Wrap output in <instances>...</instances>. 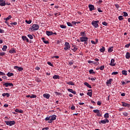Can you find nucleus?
Masks as SVG:
<instances>
[{
	"mask_svg": "<svg viewBox=\"0 0 130 130\" xmlns=\"http://www.w3.org/2000/svg\"><path fill=\"white\" fill-rule=\"evenodd\" d=\"M39 29V25L38 24H33L32 27L29 28V31H37Z\"/></svg>",
	"mask_w": 130,
	"mask_h": 130,
	"instance_id": "obj_1",
	"label": "nucleus"
},
{
	"mask_svg": "<svg viewBox=\"0 0 130 130\" xmlns=\"http://www.w3.org/2000/svg\"><path fill=\"white\" fill-rule=\"evenodd\" d=\"M98 23H99V21L96 20H93L91 22V25L94 27V28H98L99 27V25H98Z\"/></svg>",
	"mask_w": 130,
	"mask_h": 130,
	"instance_id": "obj_2",
	"label": "nucleus"
},
{
	"mask_svg": "<svg viewBox=\"0 0 130 130\" xmlns=\"http://www.w3.org/2000/svg\"><path fill=\"white\" fill-rule=\"evenodd\" d=\"M5 123H6L7 125H9L10 126H12V125H14L16 122L15 121H6Z\"/></svg>",
	"mask_w": 130,
	"mask_h": 130,
	"instance_id": "obj_3",
	"label": "nucleus"
},
{
	"mask_svg": "<svg viewBox=\"0 0 130 130\" xmlns=\"http://www.w3.org/2000/svg\"><path fill=\"white\" fill-rule=\"evenodd\" d=\"M65 47L64 48V50H68L71 48V45H70V43L68 42H66L64 44Z\"/></svg>",
	"mask_w": 130,
	"mask_h": 130,
	"instance_id": "obj_4",
	"label": "nucleus"
},
{
	"mask_svg": "<svg viewBox=\"0 0 130 130\" xmlns=\"http://www.w3.org/2000/svg\"><path fill=\"white\" fill-rule=\"evenodd\" d=\"M80 39L81 42H86V41H88V37H81Z\"/></svg>",
	"mask_w": 130,
	"mask_h": 130,
	"instance_id": "obj_5",
	"label": "nucleus"
},
{
	"mask_svg": "<svg viewBox=\"0 0 130 130\" xmlns=\"http://www.w3.org/2000/svg\"><path fill=\"white\" fill-rule=\"evenodd\" d=\"M4 86H5V87H14V84L13 83H9V82H6L5 83L3 84Z\"/></svg>",
	"mask_w": 130,
	"mask_h": 130,
	"instance_id": "obj_6",
	"label": "nucleus"
},
{
	"mask_svg": "<svg viewBox=\"0 0 130 130\" xmlns=\"http://www.w3.org/2000/svg\"><path fill=\"white\" fill-rule=\"evenodd\" d=\"M106 122L108 123L109 122V120L106 119V120H102L100 122H99V123L101 124V123H103V124H105Z\"/></svg>",
	"mask_w": 130,
	"mask_h": 130,
	"instance_id": "obj_7",
	"label": "nucleus"
},
{
	"mask_svg": "<svg viewBox=\"0 0 130 130\" xmlns=\"http://www.w3.org/2000/svg\"><path fill=\"white\" fill-rule=\"evenodd\" d=\"M0 6L1 7H5L6 6V1L0 0Z\"/></svg>",
	"mask_w": 130,
	"mask_h": 130,
	"instance_id": "obj_8",
	"label": "nucleus"
},
{
	"mask_svg": "<svg viewBox=\"0 0 130 130\" xmlns=\"http://www.w3.org/2000/svg\"><path fill=\"white\" fill-rule=\"evenodd\" d=\"M14 69H15V70H18V71H19V72H22V71H23L24 70V69H23V68L19 67L18 66H15Z\"/></svg>",
	"mask_w": 130,
	"mask_h": 130,
	"instance_id": "obj_9",
	"label": "nucleus"
},
{
	"mask_svg": "<svg viewBox=\"0 0 130 130\" xmlns=\"http://www.w3.org/2000/svg\"><path fill=\"white\" fill-rule=\"evenodd\" d=\"M115 61V60L114 59H112L111 60L110 66H111L112 67H115V63H114Z\"/></svg>",
	"mask_w": 130,
	"mask_h": 130,
	"instance_id": "obj_10",
	"label": "nucleus"
},
{
	"mask_svg": "<svg viewBox=\"0 0 130 130\" xmlns=\"http://www.w3.org/2000/svg\"><path fill=\"white\" fill-rule=\"evenodd\" d=\"M72 50H73L74 52L77 51L78 50V47L75 45H73Z\"/></svg>",
	"mask_w": 130,
	"mask_h": 130,
	"instance_id": "obj_11",
	"label": "nucleus"
},
{
	"mask_svg": "<svg viewBox=\"0 0 130 130\" xmlns=\"http://www.w3.org/2000/svg\"><path fill=\"white\" fill-rule=\"evenodd\" d=\"M122 106L124 107H130V104L126 103L125 102H122Z\"/></svg>",
	"mask_w": 130,
	"mask_h": 130,
	"instance_id": "obj_12",
	"label": "nucleus"
},
{
	"mask_svg": "<svg viewBox=\"0 0 130 130\" xmlns=\"http://www.w3.org/2000/svg\"><path fill=\"white\" fill-rule=\"evenodd\" d=\"M43 96L44 98H46V99H49V97H50V95L48 93H44L43 94Z\"/></svg>",
	"mask_w": 130,
	"mask_h": 130,
	"instance_id": "obj_13",
	"label": "nucleus"
},
{
	"mask_svg": "<svg viewBox=\"0 0 130 130\" xmlns=\"http://www.w3.org/2000/svg\"><path fill=\"white\" fill-rule=\"evenodd\" d=\"M88 7L89 9V11H90V12H92L93 10H94V6L92 5H89L88 6Z\"/></svg>",
	"mask_w": 130,
	"mask_h": 130,
	"instance_id": "obj_14",
	"label": "nucleus"
},
{
	"mask_svg": "<svg viewBox=\"0 0 130 130\" xmlns=\"http://www.w3.org/2000/svg\"><path fill=\"white\" fill-rule=\"evenodd\" d=\"M22 39L24 41H26V42L29 43V39H28L27 38V37L26 36H22Z\"/></svg>",
	"mask_w": 130,
	"mask_h": 130,
	"instance_id": "obj_15",
	"label": "nucleus"
},
{
	"mask_svg": "<svg viewBox=\"0 0 130 130\" xmlns=\"http://www.w3.org/2000/svg\"><path fill=\"white\" fill-rule=\"evenodd\" d=\"M46 35L48 36H51V35H53V32L52 31H46Z\"/></svg>",
	"mask_w": 130,
	"mask_h": 130,
	"instance_id": "obj_16",
	"label": "nucleus"
},
{
	"mask_svg": "<svg viewBox=\"0 0 130 130\" xmlns=\"http://www.w3.org/2000/svg\"><path fill=\"white\" fill-rule=\"evenodd\" d=\"M66 84L67 85H71V86H75V84L73 81L67 82Z\"/></svg>",
	"mask_w": 130,
	"mask_h": 130,
	"instance_id": "obj_17",
	"label": "nucleus"
},
{
	"mask_svg": "<svg viewBox=\"0 0 130 130\" xmlns=\"http://www.w3.org/2000/svg\"><path fill=\"white\" fill-rule=\"evenodd\" d=\"M84 85H85V86H86V87H88L90 89L92 88V87L91 86V85L90 84H89V83H88V82H85Z\"/></svg>",
	"mask_w": 130,
	"mask_h": 130,
	"instance_id": "obj_18",
	"label": "nucleus"
},
{
	"mask_svg": "<svg viewBox=\"0 0 130 130\" xmlns=\"http://www.w3.org/2000/svg\"><path fill=\"white\" fill-rule=\"evenodd\" d=\"M104 117L106 118V119H107V118H109V113H106L105 114Z\"/></svg>",
	"mask_w": 130,
	"mask_h": 130,
	"instance_id": "obj_19",
	"label": "nucleus"
},
{
	"mask_svg": "<svg viewBox=\"0 0 130 130\" xmlns=\"http://www.w3.org/2000/svg\"><path fill=\"white\" fill-rule=\"evenodd\" d=\"M51 120H55L56 119V115H53L52 116H51Z\"/></svg>",
	"mask_w": 130,
	"mask_h": 130,
	"instance_id": "obj_20",
	"label": "nucleus"
},
{
	"mask_svg": "<svg viewBox=\"0 0 130 130\" xmlns=\"http://www.w3.org/2000/svg\"><path fill=\"white\" fill-rule=\"evenodd\" d=\"M15 112H17L18 113H23V110H19L18 109H15Z\"/></svg>",
	"mask_w": 130,
	"mask_h": 130,
	"instance_id": "obj_21",
	"label": "nucleus"
},
{
	"mask_svg": "<svg viewBox=\"0 0 130 130\" xmlns=\"http://www.w3.org/2000/svg\"><path fill=\"white\" fill-rule=\"evenodd\" d=\"M42 39L44 42V43H45V44H48V43H49V42H48V41H46L45 40V38H42Z\"/></svg>",
	"mask_w": 130,
	"mask_h": 130,
	"instance_id": "obj_22",
	"label": "nucleus"
},
{
	"mask_svg": "<svg viewBox=\"0 0 130 130\" xmlns=\"http://www.w3.org/2000/svg\"><path fill=\"white\" fill-rule=\"evenodd\" d=\"M125 57H126V58H127L128 59V58H129V57H130L129 52H126V53Z\"/></svg>",
	"mask_w": 130,
	"mask_h": 130,
	"instance_id": "obj_23",
	"label": "nucleus"
},
{
	"mask_svg": "<svg viewBox=\"0 0 130 130\" xmlns=\"http://www.w3.org/2000/svg\"><path fill=\"white\" fill-rule=\"evenodd\" d=\"M10 53H16V50L15 49H12L9 51Z\"/></svg>",
	"mask_w": 130,
	"mask_h": 130,
	"instance_id": "obj_24",
	"label": "nucleus"
},
{
	"mask_svg": "<svg viewBox=\"0 0 130 130\" xmlns=\"http://www.w3.org/2000/svg\"><path fill=\"white\" fill-rule=\"evenodd\" d=\"M7 75L8 77H12V76H14V73L8 72Z\"/></svg>",
	"mask_w": 130,
	"mask_h": 130,
	"instance_id": "obj_25",
	"label": "nucleus"
},
{
	"mask_svg": "<svg viewBox=\"0 0 130 130\" xmlns=\"http://www.w3.org/2000/svg\"><path fill=\"white\" fill-rule=\"evenodd\" d=\"M53 79H59V76L56 75H54L53 76Z\"/></svg>",
	"mask_w": 130,
	"mask_h": 130,
	"instance_id": "obj_26",
	"label": "nucleus"
},
{
	"mask_svg": "<svg viewBox=\"0 0 130 130\" xmlns=\"http://www.w3.org/2000/svg\"><path fill=\"white\" fill-rule=\"evenodd\" d=\"M8 48V46L5 45L3 46V48H2V50L3 51H7V49Z\"/></svg>",
	"mask_w": 130,
	"mask_h": 130,
	"instance_id": "obj_27",
	"label": "nucleus"
},
{
	"mask_svg": "<svg viewBox=\"0 0 130 130\" xmlns=\"http://www.w3.org/2000/svg\"><path fill=\"white\" fill-rule=\"evenodd\" d=\"M10 19H12V16H11V15H9L6 18H4V20H5V21H9V20H10Z\"/></svg>",
	"mask_w": 130,
	"mask_h": 130,
	"instance_id": "obj_28",
	"label": "nucleus"
},
{
	"mask_svg": "<svg viewBox=\"0 0 130 130\" xmlns=\"http://www.w3.org/2000/svg\"><path fill=\"white\" fill-rule=\"evenodd\" d=\"M122 75H124V76H126V75H127V71L125 70H123L122 71Z\"/></svg>",
	"mask_w": 130,
	"mask_h": 130,
	"instance_id": "obj_29",
	"label": "nucleus"
},
{
	"mask_svg": "<svg viewBox=\"0 0 130 130\" xmlns=\"http://www.w3.org/2000/svg\"><path fill=\"white\" fill-rule=\"evenodd\" d=\"M113 51V47H111L108 49V52H112Z\"/></svg>",
	"mask_w": 130,
	"mask_h": 130,
	"instance_id": "obj_30",
	"label": "nucleus"
},
{
	"mask_svg": "<svg viewBox=\"0 0 130 130\" xmlns=\"http://www.w3.org/2000/svg\"><path fill=\"white\" fill-rule=\"evenodd\" d=\"M100 50L101 52H104V51H105V47H102V48H101Z\"/></svg>",
	"mask_w": 130,
	"mask_h": 130,
	"instance_id": "obj_31",
	"label": "nucleus"
},
{
	"mask_svg": "<svg viewBox=\"0 0 130 130\" xmlns=\"http://www.w3.org/2000/svg\"><path fill=\"white\" fill-rule=\"evenodd\" d=\"M67 24L68 26H69V27H73V24L72 23H71V22H67Z\"/></svg>",
	"mask_w": 130,
	"mask_h": 130,
	"instance_id": "obj_32",
	"label": "nucleus"
},
{
	"mask_svg": "<svg viewBox=\"0 0 130 130\" xmlns=\"http://www.w3.org/2000/svg\"><path fill=\"white\" fill-rule=\"evenodd\" d=\"M60 27L62 29H66V28H67V26L66 25H62V24L60 25Z\"/></svg>",
	"mask_w": 130,
	"mask_h": 130,
	"instance_id": "obj_33",
	"label": "nucleus"
},
{
	"mask_svg": "<svg viewBox=\"0 0 130 130\" xmlns=\"http://www.w3.org/2000/svg\"><path fill=\"white\" fill-rule=\"evenodd\" d=\"M87 95H88V96H89V97H91L92 96V91H90L87 93Z\"/></svg>",
	"mask_w": 130,
	"mask_h": 130,
	"instance_id": "obj_34",
	"label": "nucleus"
},
{
	"mask_svg": "<svg viewBox=\"0 0 130 130\" xmlns=\"http://www.w3.org/2000/svg\"><path fill=\"white\" fill-rule=\"evenodd\" d=\"M111 82H112V79H110L109 80H107V84H111Z\"/></svg>",
	"mask_w": 130,
	"mask_h": 130,
	"instance_id": "obj_35",
	"label": "nucleus"
},
{
	"mask_svg": "<svg viewBox=\"0 0 130 130\" xmlns=\"http://www.w3.org/2000/svg\"><path fill=\"white\" fill-rule=\"evenodd\" d=\"M25 23H27V24H31V23H32V20H25Z\"/></svg>",
	"mask_w": 130,
	"mask_h": 130,
	"instance_id": "obj_36",
	"label": "nucleus"
},
{
	"mask_svg": "<svg viewBox=\"0 0 130 130\" xmlns=\"http://www.w3.org/2000/svg\"><path fill=\"white\" fill-rule=\"evenodd\" d=\"M123 14L124 17H127V16H128V14H127V13L125 12H123Z\"/></svg>",
	"mask_w": 130,
	"mask_h": 130,
	"instance_id": "obj_37",
	"label": "nucleus"
},
{
	"mask_svg": "<svg viewBox=\"0 0 130 130\" xmlns=\"http://www.w3.org/2000/svg\"><path fill=\"white\" fill-rule=\"evenodd\" d=\"M103 25H104V26H107V25H108V23L107 22H106V21H104L102 22Z\"/></svg>",
	"mask_w": 130,
	"mask_h": 130,
	"instance_id": "obj_38",
	"label": "nucleus"
},
{
	"mask_svg": "<svg viewBox=\"0 0 130 130\" xmlns=\"http://www.w3.org/2000/svg\"><path fill=\"white\" fill-rule=\"evenodd\" d=\"M104 66H102L100 67V68H99L100 70H101V71H103L104 70Z\"/></svg>",
	"mask_w": 130,
	"mask_h": 130,
	"instance_id": "obj_39",
	"label": "nucleus"
},
{
	"mask_svg": "<svg viewBox=\"0 0 130 130\" xmlns=\"http://www.w3.org/2000/svg\"><path fill=\"white\" fill-rule=\"evenodd\" d=\"M98 116H102V114L100 112V111L96 114Z\"/></svg>",
	"mask_w": 130,
	"mask_h": 130,
	"instance_id": "obj_40",
	"label": "nucleus"
},
{
	"mask_svg": "<svg viewBox=\"0 0 130 130\" xmlns=\"http://www.w3.org/2000/svg\"><path fill=\"white\" fill-rule=\"evenodd\" d=\"M89 74H95V72H94V70H89Z\"/></svg>",
	"mask_w": 130,
	"mask_h": 130,
	"instance_id": "obj_41",
	"label": "nucleus"
},
{
	"mask_svg": "<svg viewBox=\"0 0 130 130\" xmlns=\"http://www.w3.org/2000/svg\"><path fill=\"white\" fill-rule=\"evenodd\" d=\"M27 37H29V39H33V36L31 35H28Z\"/></svg>",
	"mask_w": 130,
	"mask_h": 130,
	"instance_id": "obj_42",
	"label": "nucleus"
},
{
	"mask_svg": "<svg viewBox=\"0 0 130 130\" xmlns=\"http://www.w3.org/2000/svg\"><path fill=\"white\" fill-rule=\"evenodd\" d=\"M93 112L94 113H99V111H100L99 110H98V109H96V110H93Z\"/></svg>",
	"mask_w": 130,
	"mask_h": 130,
	"instance_id": "obj_43",
	"label": "nucleus"
},
{
	"mask_svg": "<svg viewBox=\"0 0 130 130\" xmlns=\"http://www.w3.org/2000/svg\"><path fill=\"white\" fill-rule=\"evenodd\" d=\"M36 97H37V95L35 94H31V95H30V98H36Z\"/></svg>",
	"mask_w": 130,
	"mask_h": 130,
	"instance_id": "obj_44",
	"label": "nucleus"
},
{
	"mask_svg": "<svg viewBox=\"0 0 130 130\" xmlns=\"http://www.w3.org/2000/svg\"><path fill=\"white\" fill-rule=\"evenodd\" d=\"M17 24H18V23H17V22H12L10 23V25H11L12 26H13V25H17Z\"/></svg>",
	"mask_w": 130,
	"mask_h": 130,
	"instance_id": "obj_45",
	"label": "nucleus"
},
{
	"mask_svg": "<svg viewBox=\"0 0 130 130\" xmlns=\"http://www.w3.org/2000/svg\"><path fill=\"white\" fill-rule=\"evenodd\" d=\"M118 19L120 21H121V20H123V17L122 16H120L118 17Z\"/></svg>",
	"mask_w": 130,
	"mask_h": 130,
	"instance_id": "obj_46",
	"label": "nucleus"
},
{
	"mask_svg": "<svg viewBox=\"0 0 130 130\" xmlns=\"http://www.w3.org/2000/svg\"><path fill=\"white\" fill-rule=\"evenodd\" d=\"M69 62V66H73V64H74V62H73V61H68Z\"/></svg>",
	"mask_w": 130,
	"mask_h": 130,
	"instance_id": "obj_47",
	"label": "nucleus"
},
{
	"mask_svg": "<svg viewBox=\"0 0 130 130\" xmlns=\"http://www.w3.org/2000/svg\"><path fill=\"white\" fill-rule=\"evenodd\" d=\"M5 54H6V53L3 52L0 53V56H4V55H5Z\"/></svg>",
	"mask_w": 130,
	"mask_h": 130,
	"instance_id": "obj_48",
	"label": "nucleus"
},
{
	"mask_svg": "<svg viewBox=\"0 0 130 130\" xmlns=\"http://www.w3.org/2000/svg\"><path fill=\"white\" fill-rule=\"evenodd\" d=\"M68 91H69V92H70V93H73V91H74V90L71 88H69L68 89Z\"/></svg>",
	"mask_w": 130,
	"mask_h": 130,
	"instance_id": "obj_49",
	"label": "nucleus"
},
{
	"mask_svg": "<svg viewBox=\"0 0 130 130\" xmlns=\"http://www.w3.org/2000/svg\"><path fill=\"white\" fill-rule=\"evenodd\" d=\"M50 117H51V116H49V117H47L45 118V120L47 121V120H49L50 119Z\"/></svg>",
	"mask_w": 130,
	"mask_h": 130,
	"instance_id": "obj_50",
	"label": "nucleus"
},
{
	"mask_svg": "<svg viewBox=\"0 0 130 130\" xmlns=\"http://www.w3.org/2000/svg\"><path fill=\"white\" fill-rule=\"evenodd\" d=\"M123 115L124 116H127V115H128V114L127 113H126V112L123 113Z\"/></svg>",
	"mask_w": 130,
	"mask_h": 130,
	"instance_id": "obj_51",
	"label": "nucleus"
},
{
	"mask_svg": "<svg viewBox=\"0 0 130 130\" xmlns=\"http://www.w3.org/2000/svg\"><path fill=\"white\" fill-rule=\"evenodd\" d=\"M102 104V103L101 102H100V101H98V102H97V104L99 106H101V104Z\"/></svg>",
	"mask_w": 130,
	"mask_h": 130,
	"instance_id": "obj_52",
	"label": "nucleus"
},
{
	"mask_svg": "<svg viewBox=\"0 0 130 130\" xmlns=\"http://www.w3.org/2000/svg\"><path fill=\"white\" fill-rule=\"evenodd\" d=\"M80 34H81V36H85V32H84V31H81L80 32Z\"/></svg>",
	"mask_w": 130,
	"mask_h": 130,
	"instance_id": "obj_53",
	"label": "nucleus"
},
{
	"mask_svg": "<svg viewBox=\"0 0 130 130\" xmlns=\"http://www.w3.org/2000/svg\"><path fill=\"white\" fill-rule=\"evenodd\" d=\"M129 46H130V44H126L125 45V47L126 48H128V47H129Z\"/></svg>",
	"mask_w": 130,
	"mask_h": 130,
	"instance_id": "obj_54",
	"label": "nucleus"
},
{
	"mask_svg": "<svg viewBox=\"0 0 130 130\" xmlns=\"http://www.w3.org/2000/svg\"><path fill=\"white\" fill-rule=\"evenodd\" d=\"M118 74V72H114L112 73V75H117Z\"/></svg>",
	"mask_w": 130,
	"mask_h": 130,
	"instance_id": "obj_55",
	"label": "nucleus"
},
{
	"mask_svg": "<svg viewBox=\"0 0 130 130\" xmlns=\"http://www.w3.org/2000/svg\"><path fill=\"white\" fill-rule=\"evenodd\" d=\"M47 63L49 66H50V67H53V65H52L51 62H48Z\"/></svg>",
	"mask_w": 130,
	"mask_h": 130,
	"instance_id": "obj_56",
	"label": "nucleus"
},
{
	"mask_svg": "<svg viewBox=\"0 0 130 130\" xmlns=\"http://www.w3.org/2000/svg\"><path fill=\"white\" fill-rule=\"evenodd\" d=\"M88 62V63H95V62H94V61H91V60H89Z\"/></svg>",
	"mask_w": 130,
	"mask_h": 130,
	"instance_id": "obj_57",
	"label": "nucleus"
},
{
	"mask_svg": "<svg viewBox=\"0 0 130 130\" xmlns=\"http://www.w3.org/2000/svg\"><path fill=\"white\" fill-rule=\"evenodd\" d=\"M0 33H5V30L0 28Z\"/></svg>",
	"mask_w": 130,
	"mask_h": 130,
	"instance_id": "obj_58",
	"label": "nucleus"
},
{
	"mask_svg": "<svg viewBox=\"0 0 130 130\" xmlns=\"http://www.w3.org/2000/svg\"><path fill=\"white\" fill-rule=\"evenodd\" d=\"M5 75H6L5 73L0 71V76H5Z\"/></svg>",
	"mask_w": 130,
	"mask_h": 130,
	"instance_id": "obj_59",
	"label": "nucleus"
},
{
	"mask_svg": "<svg viewBox=\"0 0 130 130\" xmlns=\"http://www.w3.org/2000/svg\"><path fill=\"white\" fill-rule=\"evenodd\" d=\"M52 121H53V120H51V119H50L49 120L48 123H52Z\"/></svg>",
	"mask_w": 130,
	"mask_h": 130,
	"instance_id": "obj_60",
	"label": "nucleus"
},
{
	"mask_svg": "<svg viewBox=\"0 0 130 130\" xmlns=\"http://www.w3.org/2000/svg\"><path fill=\"white\" fill-rule=\"evenodd\" d=\"M98 11L99 13H102L103 12L100 8L98 9Z\"/></svg>",
	"mask_w": 130,
	"mask_h": 130,
	"instance_id": "obj_61",
	"label": "nucleus"
},
{
	"mask_svg": "<svg viewBox=\"0 0 130 130\" xmlns=\"http://www.w3.org/2000/svg\"><path fill=\"white\" fill-rule=\"evenodd\" d=\"M45 129H46V130H48V129H49V127H46L43 128L42 129V130H45Z\"/></svg>",
	"mask_w": 130,
	"mask_h": 130,
	"instance_id": "obj_62",
	"label": "nucleus"
},
{
	"mask_svg": "<svg viewBox=\"0 0 130 130\" xmlns=\"http://www.w3.org/2000/svg\"><path fill=\"white\" fill-rule=\"evenodd\" d=\"M115 7H116L117 9H119V5H118V4H115Z\"/></svg>",
	"mask_w": 130,
	"mask_h": 130,
	"instance_id": "obj_63",
	"label": "nucleus"
},
{
	"mask_svg": "<svg viewBox=\"0 0 130 130\" xmlns=\"http://www.w3.org/2000/svg\"><path fill=\"white\" fill-rule=\"evenodd\" d=\"M75 108H76L75 106H72V107H71V110H75Z\"/></svg>",
	"mask_w": 130,
	"mask_h": 130,
	"instance_id": "obj_64",
	"label": "nucleus"
}]
</instances>
